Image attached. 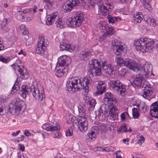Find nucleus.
<instances>
[{
  "instance_id": "nucleus-45",
  "label": "nucleus",
  "mask_w": 158,
  "mask_h": 158,
  "mask_svg": "<svg viewBox=\"0 0 158 158\" xmlns=\"http://www.w3.org/2000/svg\"><path fill=\"white\" fill-rule=\"evenodd\" d=\"M118 117L117 114H109L108 119L111 121H113L116 119Z\"/></svg>"
},
{
  "instance_id": "nucleus-13",
  "label": "nucleus",
  "mask_w": 158,
  "mask_h": 158,
  "mask_svg": "<svg viewBox=\"0 0 158 158\" xmlns=\"http://www.w3.org/2000/svg\"><path fill=\"white\" fill-rule=\"evenodd\" d=\"M12 67L14 68V69L15 71L16 69H17L20 73L22 76V78L24 79H27L29 76L28 73L27 72L26 69L24 68L23 66L18 65L16 68H14L15 67V65L13 64L11 65Z\"/></svg>"
},
{
  "instance_id": "nucleus-25",
  "label": "nucleus",
  "mask_w": 158,
  "mask_h": 158,
  "mask_svg": "<svg viewBox=\"0 0 158 158\" xmlns=\"http://www.w3.org/2000/svg\"><path fill=\"white\" fill-rule=\"evenodd\" d=\"M31 90V87L27 85H23L22 88V96L23 98L26 97L27 94Z\"/></svg>"
},
{
  "instance_id": "nucleus-54",
  "label": "nucleus",
  "mask_w": 158,
  "mask_h": 158,
  "mask_svg": "<svg viewBox=\"0 0 158 158\" xmlns=\"http://www.w3.org/2000/svg\"><path fill=\"white\" fill-rule=\"evenodd\" d=\"M152 91H151V92L143 91V92H142V94L143 93V94H142V96L144 98L146 97L147 96H150V95L152 94Z\"/></svg>"
},
{
  "instance_id": "nucleus-30",
  "label": "nucleus",
  "mask_w": 158,
  "mask_h": 158,
  "mask_svg": "<svg viewBox=\"0 0 158 158\" xmlns=\"http://www.w3.org/2000/svg\"><path fill=\"white\" fill-rule=\"evenodd\" d=\"M78 110L79 113V117H86V114L85 112V106H82L80 105L78 107Z\"/></svg>"
},
{
  "instance_id": "nucleus-10",
  "label": "nucleus",
  "mask_w": 158,
  "mask_h": 158,
  "mask_svg": "<svg viewBox=\"0 0 158 158\" xmlns=\"http://www.w3.org/2000/svg\"><path fill=\"white\" fill-rule=\"evenodd\" d=\"M32 86H31V93L33 97L35 99L42 100L45 97L44 92L42 91L40 93L37 86V83L35 82L33 83Z\"/></svg>"
},
{
  "instance_id": "nucleus-35",
  "label": "nucleus",
  "mask_w": 158,
  "mask_h": 158,
  "mask_svg": "<svg viewBox=\"0 0 158 158\" xmlns=\"http://www.w3.org/2000/svg\"><path fill=\"white\" fill-rule=\"evenodd\" d=\"M97 135L89 130L86 136V138L90 141H93L95 140Z\"/></svg>"
},
{
  "instance_id": "nucleus-4",
  "label": "nucleus",
  "mask_w": 158,
  "mask_h": 158,
  "mask_svg": "<svg viewBox=\"0 0 158 158\" xmlns=\"http://www.w3.org/2000/svg\"><path fill=\"white\" fill-rule=\"evenodd\" d=\"M26 105L23 100H16L14 103H10L9 106V110L11 113L17 114L22 113L25 110Z\"/></svg>"
},
{
  "instance_id": "nucleus-19",
  "label": "nucleus",
  "mask_w": 158,
  "mask_h": 158,
  "mask_svg": "<svg viewBox=\"0 0 158 158\" xmlns=\"http://www.w3.org/2000/svg\"><path fill=\"white\" fill-rule=\"evenodd\" d=\"M102 69L104 72L108 74H111L113 72L114 68L110 64H107L104 61L102 62Z\"/></svg>"
},
{
  "instance_id": "nucleus-40",
  "label": "nucleus",
  "mask_w": 158,
  "mask_h": 158,
  "mask_svg": "<svg viewBox=\"0 0 158 158\" xmlns=\"http://www.w3.org/2000/svg\"><path fill=\"white\" fill-rule=\"evenodd\" d=\"M45 5L47 8L51 9L52 8V5L53 3V0H43Z\"/></svg>"
},
{
  "instance_id": "nucleus-12",
  "label": "nucleus",
  "mask_w": 158,
  "mask_h": 158,
  "mask_svg": "<svg viewBox=\"0 0 158 158\" xmlns=\"http://www.w3.org/2000/svg\"><path fill=\"white\" fill-rule=\"evenodd\" d=\"M112 44L113 47L116 48L115 54L117 55L118 56L123 52L125 53L126 49L125 47L121 45L118 40H115L112 42Z\"/></svg>"
},
{
  "instance_id": "nucleus-28",
  "label": "nucleus",
  "mask_w": 158,
  "mask_h": 158,
  "mask_svg": "<svg viewBox=\"0 0 158 158\" xmlns=\"http://www.w3.org/2000/svg\"><path fill=\"white\" fill-rule=\"evenodd\" d=\"M84 15L81 13L80 12H77L75 16L74 17L75 19L78 22H79V24L82 23V21L84 19Z\"/></svg>"
},
{
  "instance_id": "nucleus-60",
  "label": "nucleus",
  "mask_w": 158,
  "mask_h": 158,
  "mask_svg": "<svg viewBox=\"0 0 158 158\" xmlns=\"http://www.w3.org/2000/svg\"><path fill=\"white\" fill-rule=\"evenodd\" d=\"M61 137V134L59 133L58 132H57V133L54 134L53 135V137L54 138L59 139Z\"/></svg>"
},
{
  "instance_id": "nucleus-50",
  "label": "nucleus",
  "mask_w": 158,
  "mask_h": 158,
  "mask_svg": "<svg viewBox=\"0 0 158 158\" xmlns=\"http://www.w3.org/2000/svg\"><path fill=\"white\" fill-rule=\"evenodd\" d=\"M99 128L97 126H94L90 130L91 131L93 132L95 134L97 135L98 133Z\"/></svg>"
},
{
  "instance_id": "nucleus-1",
  "label": "nucleus",
  "mask_w": 158,
  "mask_h": 158,
  "mask_svg": "<svg viewBox=\"0 0 158 158\" xmlns=\"http://www.w3.org/2000/svg\"><path fill=\"white\" fill-rule=\"evenodd\" d=\"M91 81L90 77H86L82 79L78 77H70L66 84L67 89L69 92H72L77 91L80 89L88 91V85Z\"/></svg>"
},
{
  "instance_id": "nucleus-43",
  "label": "nucleus",
  "mask_w": 158,
  "mask_h": 158,
  "mask_svg": "<svg viewBox=\"0 0 158 158\" xmlns=\"http://www.w3.org/2000/svg\"><path fill=\"white\" fill-rule=\"evenodd\" d=\"M132 111L134 118H138L139 116L138 109L136 108H134L132 109Z\"/></svg>"
},
{
  "instance_id": "nucleus-51",
  "label": "nucleus",
  "mask_w": 158,
  "mask_h": 158,
  "mask_svg": "<svg viewBox=\"0 0 158 158\" xmlns=\"http://www.w3.org/2000/svg\"><path fill=\"white\" fill-rule=\"evenodd\" d=\"M88 5L90 9L93 10L94 8L95 3L90 1V2L88 3Z\"/></svg>"
},
{
  "instance_id": "nucleus-56",
  "label": "nucleus",
  "mask_w": 158,
  "mask_h": 158,
  "mask_svg": "<svg viewBox=\"0 0 158 158\" xmlns=\"http://www.w3.org/2000/svg\"><path fill=\"white\" fill-rule=\"evenodd\" d=\"M144 138L143 136H141L138 139L137 143L141 145L144 142Z\"/></svg>"
},
{
  "instance_id": "nucleus-53",
  "label": "nucleus",
  "mask_w": 158,
  "mask_h": 158,
  "mask_svg": "<svg viewBox=\"0 0 158 158\" xmlns=\"http://www.w3.org/2000/svg\"><path fill=\"white\" fill-rule=\"evenodd\" d=\"M58 14V13L56 12L55 13H52L49 15H48V16L50 18V19H52L53 21H54L56 17Z\"/></svg>"
},
{
  "instance_id": "nucleus-48",
  "label": "nucleus",
  "mask_w": 158,
  "mask_h": 158,
  "mask_svg": "<svg viewBox=\"0 0 158 158\" xmlns=\"http://www.w3.org/2000/svg\"><path fill=\"white\" fill-rule=\"evenodd\" d=\"M65 135L66 136H71L73 135V130L72 128L70 127L68 131L65 132Z\"/></svg>"
},
{
  "instance_id": "nucleus-33",
  "label": "nucleus",
  "mask_w": 158,
  "mask_h": 158,
  "mask_svg": "<svg viewBox=\"0 0 158 158\" xmlns=\"http://www.w3.org/2000/svg\"><path fill=\"white\" fill-rule=\"evenodd\" d=\"M88 99L89 100H88V102H89L90 105L89 108V110L91 111L94 110L96 103L95 100L93 99L92 98H88Z\"/></svg>"
},
{
  "instance_id": "nucleus-55",
  "label": "nucleus",
  "mask_w": 158,
  "mask_h": 158,
  "mask_svg": "<svg viewBox=\"0 0 158 158\" xmlns=\"http://www.w3.org/2000/svg\"><path fill=\"white\" fill-rule=\"evenodd\" d=\"M46 24L48 26L52 25L54 22V21L48 16L47 20L46 21Z\"/></svg>"
},
{
  "instance_id": "nucleus-15",
  "label": "nucleus",
  "mask_w": 158,
  "mask_h": 158,
  "mask_svg": "<svg viewBox=\"0 0 158 158\" xmlns=\"http://www.w3.org/2000/svg\"><path fill=\"white\" fill-rule=\"evenodd\" d=\"M71 61L69 56L66 55L62 56L58 59L56 65H60L61 68L67 67L65 66V64L67 62H70Z\"/></svg>"
},
{
  "instance_id": "nucleus-11",
  "label": "nucleus",
  "mask_w": 158,
  "mask_h": 158,
  "mask_svg": "<svg viewBox=\"0 0 158 158\" xmlns=\"http://www.w3.org/2000/svg\"><path fill=\"white\" fill-rule=\"evenodd\" d=\"M78 125V128L81 132H83L87 131L88 128V122L86 117H79Z\"/></svg>"
},
{
  "instance_id": "nucleus-38",
  "label": "nucleus",
  "mask_w": 158,
  "mask_h": 158,
  "mask_svg": "<svg viewBox=\"0 0 158 158\" xmlns=\"http://www.w3.org/2000/svg\"><path fill=\"white\" fill-rule=\"evenodd\" d=\"M56 24L58 28H63L64 27V23L61 18H59L57 19Z\"/></svg>"
},
{
  "instance_id": "nucleus-27",
  "label": "nucleus",
  "mask_w": 158,
  "mask_h": 158,
  "mask_svg": "<svg viewBox=\"0 0 158 158\" xmlns=\"http://www.w3.org/2000/svg\"><path fill=\"white\" fill-rule=\"evenodd\" d=\"M108 107V106L106 105H102L98 110V115L102 116L103 114H106L107 113Z\"/></svg>"
},
{
  "instance_id": "nucleus-6",
  "label": "nucleus",
  "mask_w": 158,
  "mask_h": 158,
  "mask_svg": "<svg viewBox=\"0 0 158 158\" xmlns=\"http://www.w3.org/2000/svg\"><path fill=\"white\" fill-rule=\"evenodd\" d=\"M88 70L92 76H100L101 75V67L97 60L93 59L90 61Z\"/></svg>"
},
{
  "instance_id": "nucleus-22",
  "label": "nucleus",
  "mask_w": 158,
  "mask_h": 158,
  "mask_svg": "<svg viewBox=\"0 0 158 158\" xmlns=\"http://www.w3.org/2000/svg\"><path fill=\"white\" fill-rule=\"evenodd\" d=\"M98 2L105 4V6L110 10L112 11L114 6L113 0H98Z\"/></svg>"
},
{
  "instance_id": "nucleus-8",
  "label": "nucleus",
  "mask_w": 158,
  "mask_h": 158,
  "mask_svg": "<svg viewBox=\"0 0 158 158\" xmlns=\"http://www.w3.org/2000/svg\"><path fill=\"white\" fill-rule=\"evenodd\" d=\"M111 87L115 92L118 94L123 95L125 90L124 86L123 84L118 80L111 81L110 83Z\"/></svg>"
},
{
  "instance_id": "nucleus-36",
  "label": "nucleus",
  "mask_w": 158,
  "mask_h": 158,
  "mask_svg": "<svg viewBox=\"0 0 158 158\" xmlns=\"http://www.w3.org/2000/svg\"><path fill=\"white\" fill-rule=\"evenodd\" d=\"M117 61V65L121 66H125V59L124 60L121 57H117L116 59Z\"/></svg>"
},
{
  "instance_id": "nucleus-62",
  "label": "nucleus",
  "mask_w": 158,
  "mask_h": 158,
  "mask_svg": "<svg viewBox=\"0 0 158 158\" xmlns=\"http://www.w3.org/2000/svg\"><path fill=\"white\" fill-rule=\"evenodd\" d=\"M19 149L21 150L22 152H23L25 150V147L23 144H19Z\"/></svg>"
},
{
  "instance_id": "nucleus-34",
  "label": "nucleus",
  "mask_w": 158,
  "mask_h": 158,
  "mask_svg": "<svg viewBox=\"0 0 158 158\" xmlns=\"http://www.w3.org/2000/svg\"><path fill=\"white\" fill-rule=\"evenodd\" d=\"M90 51H88L87 52H82L79 55V57L81 60H83L86 58H89L90 56Z\"/></svg>"
},
{
  "instance_id": "nucleus-52",
  "label": "nucleus",
  "mask_w": 158,
  "mask_h": 158,
  "mask_svg": "<svg viewBox=\"0 0 158 158\" xmlns=\"http://www.w3.org/2000/svg\"><path fill=\"white\" fill-rule=\"evenodd\" d=\"M50 126V124H49L44 123L42 125V127L47 131H49Z\"/></svg>"
},
{
  "instance_id": "nucleus-41",
  "label": "nucleus",
  "mask_w": 158,
  "mask_h": 158,
  "mask_svg": "<svg viewBox=\"0 0 158 158\" xmlns=\"http://www.w3.org/2000/svg\"><path fill=\"white\" fill-rule=\"evenodd\" d=\"M56 126H52L50 124L49 131H59L60 129V127L58 123H56Z\"/></svg>"
},
{
  "instance_id": "nucleus-47",
  "label": "nucleus",
  "mask_w": 158,
  "mask_h": 158,
  "mask_svg": "<svg viewBox=\"0 0 158 158\" xmlns=\"http://www.w3.org/2000/svg\"><path fill=\"white\" fill-rule=\"evenodd\" d=\"M119 131L121 132H127V131L126 125L123 124L119 129Z\"/></svg>"
},
{
  "instance_id": "nucleus-26",
  "label": "nucleus",
  "mask_w": 158,
  "mask_h": 158,
  "mask_svg": "<svg viewBox=\"0 0 158 158\" xmlns=\"http://www.w3.org/2000/svg\"><path fill=\"white\" fill-rule=\"evenodd\" d=\"M134 23H140L143 18V16L141 12H139L134 15Z\"/></svg>"
},
{
  "instance_id": "nucleus-17",
  "label": "nucleus",
  "mask_w": 158,
  "mask_h": 158,
  "mask_svg": "<svg viewBox=\"0 0 158 158\" xmlns=\"http://www.w3.org/2000/svg\"><path fill=\"white\" fill-rule=\"evenodd\" d=\"M98 85L97 86V91L94 93L95 96H97L99 94H101L105 92L106 88L105 83L103 81H99L98 82Z\"/></svg>"
},
{
  "instance_id": "nucleus-31",
  "label": "nucleus",
  "mask_w": 158,
  "mask_h": 158,
  "mask_svg": "<svg viewBox=\"0 0 158 158\" xmlns=\"http://www.w3.org/2000/svg\"><path fill=\"white\" fill-rule=\"evenodd\" d=\"M115 150V149L114 147L111 146H109L105 147L104 148L101 147H97V151H105L107 152H113Z\"/></svg>"
},
{
  "instance_id": "nucleus-20",
  "label": "nucleus",
  "mask_w": 158,
  "mask_h": 158,
  "mask_svg": "<svg viewBox=\"0 0 158 158\" xmlns=\"http://www.w3.org/2000/svg\"><path fill=\"white\" fill-rule=\"evenodd\" d=\"M98 12L100 14L105 16L107 15L109 12L111 11L109 10L105 6L103 5L102 3L98 1Z\"/></svg>"
},
{
  "instance_id": "nucleus-37",
  "label": "nucleus",
  "mask_w": 158,
  "mask_h": 158,
  "mask_svg": "<svg viewBox=\"0 0 158 158\" xmlns=\"http://www.w3.org/2000/svg\"><path fill=\"white\" fill-rule=\"evenodd\" d=\"M140 1L146 9L148 10H151L150 5L148 0H140Z\"/></svg>"
},
{
  "instance_id": "nucleus-3",
  "label": "nucleus",
  "mask_w": 158,
  "mask_h": 158,
  "mask_svg": "<svg viewBox=\"0 0 158 158\" xmlns=\"http://www.w3.org/2000/svg\"><path fill=\"white\" fill-rule=\"evenodd\" d=\"M137 62L135 60L130 59H125V66H127L130 69L133 70L135 72L137 73H140L142 72L144 73V69H145L150 70V66L151 64L148 63H146L143 66L141 65H138L137 66Z\"/></svg>"
},
{
  "instance_id": "nucleus-7",
  "label": "nucleus",
  "mask_w": 158,
  "mask_h": 158,
  "mask_svg": "<svg viewBox=\"0 0 158 158\" xmlns=\"http://www.w3.org/2000/svg\"><path fill=\"white\" fill-rule=\"evenodd\" d=\"M85 4L84 0H68L66 4L63 6V8L66 12L71 11L73 7L79 6L81 4L83 5Z\"/></svg>"
},
{
  "instance_id": "nucleus-61",
  "label": "nucleus",
  "mask_w": 158,
  "mask_h": 158,
  "mask_svg": "<svg viewBox=\"0 0 158 158\" xmlns=\"http://www.w3.org/2000/svg\"><path fill=\"white\" fill-rule=\"evenodd\" d=\"M106 36H107V35L105 34L101 36L100 37L99 40V41L100 42H102L104 40L106 39Z\"/></svg>"
},
{
  "instance_id": "nucleus-16",
  "label": "nucleus",
  "mask_w": 158,
  "mask_h": 158,
  "mask_svg": "<svg viewBox=\"0 0 158 158\" xmlns=\"http://www.w3.org/2000/svg\"><path fill=\"white\" fill-rule=\"evenodd\" d=\"M56 75L58 77H60L64 75H66L68 72V67L61 68L60 65H56Z\"/></svg>"
},
{
  "instance_id": "nucleus-42",
  "label": "nucleus",
  "mask_w": 158,
  "mask_h": 158,
  "mask_svg": "<svg viewBox=\"0 0 158 158\" xmlns=\"http://www.w3.org/2000/svg\"><path fill=\"white\" fill-rule=\"evenodd\" d=\"M106 32L105 34L108 36L109 35H113L115 33V31L113 28L107 27L106 28Z\"/></svg>"
},
{
  "instance_id": "nucleus-58",
  "label": "nucleus",
  "mask_w": 158,
  "mask_h": 158,
  "mask_svg": "<svg viewBox=\"0 0 158 158\" xmlns=\"http://www.w3.org/2000/svg\"><path fill=\"white\" fill-rule=\"evenodd\" d=\"M22 19L23 20L26 21L27 22H30L32 20V18L29 16H27L26 17H25V18H24V19L22 17Z\"/></svg>"
},
{
  "instance_id": "nucleus-39",
  "label": "nucleus",
  "mask_w": 158,
  "mask_h": 158,
  "mask_svg": "<svg viewBox=\"0 0 158 158\" xmlns=\"http://www.w3.org/2000/svg\"><path fill=\"white\" fill-rule=\"evenodd\" d=\"M17 79H17V80L15 81V83L12 88V90L11 92V94H14L19 89V87L18 85L19 82L17 81Z\"/></svg>"
},
{
  "instance_id": "nucleus-64",
  "label": "nucleus",
  "mask_w": 158,
  "mask_h": 158,
  "mask_svg": "<svg viewBox=\"0 0 158 158\" xmlns=\"http://www.w3.org/2000/svg\"><path fill=\"white\" fill-rule=\"evenodd\" d=\"M144 105L145 103L144 102H143L140 103V106H139L140 107V108L141 109L143 112H144Z\"/></svg>"
},
{
  "instance_id": "nucleus-32",
  "label": "nucleus",
  "mask_w": 158,
  "mask_h": 158,
  "mask_svg": "<svg viewBox=\"0 0 158 158\" xmlns=\"http://www.w3.org/2000/svg\"><path fill=\"white\" fill-rule=\"evenodd\" d=\"M113 104V103L108 104V108L109 109V114H117L116 112L118 110V109Z\"/></svg>"
},
{
  "instance_id": "nucleus-9",
  "label": "nucleus",
  "mask_w": 158,
  "mask_h": 158,
  "mask_svg": "<svg viewBox=\"0 0 158 158\" xmlns=\"http://www.w3.org/2000/svg\"><path fill=\"white\" fill-rule=\"evenodd\" d=\"M48 40L43 37H39L37 47L36 48V52L38 54H43L47 48L48 44Z\"/></svg>"
},
{
  "instance_id": "nucleus-14",
  "label": "nucleus",
  "mask_w": 158,
  "mask_h": 158,
  "mask_svg": "<svg viewBox=\"0 0 158 158\" xmlns=\"http://www.w3.org/2000/svg\"><path fill=\"white\" fill-rule=\"evenodd\" d=\"M36 12V10H34L33 9L27 8L23 10L22 11L18 10L17 14L20 15L24 19L25 17L29 16Z\"/></svg>"
},
{
  "instance_id": "nucleus-59",
  "label": "nucleus",
  "mask_w": 158,
  "mask_h": 158,
  "mask_svg": "<svg viewBox=\"0 0 158 158\" xmlns=\"http://www.w3.org/2000/svg\"><path fill=\"white\" fill-rule=\"evenodd\" d=\"M126 70L124 69H122L119 72V74L121 77H123L126 74Z\"/></svg>"
},
{
  "instance_id": "nucleus-5",
  "label": "nucleus",
  "mask_w": 158,
  "mask_h": 158,
  "mask_svg": "<svg viewBox=\"0 0 158 158\" xmlns=\"http://www.w3.org/2000/svg\"><path fill=\"white\" fill-rule=\"evenodd\" d=\"M150 70L145 69H144V73H142V72L140 73H137L138 74L136 76V77L134 80L133 83V86L135 88L139 87L141 86L142 84V81L143 79L144 78V76L146 77L147 76L154 74L152 73V65L150 66Z\"/></svg>"
},
{
  "instance_id": "nucleus-24",
  "label": "nucleus",
  "mask_w": 158,
  "mask_h": 158,
  "mask_svg": "<svg viewBox=\"0 0 158 158\" xmlns=\"http://www.w3.org/2000/svg\"><path fill=\"white\" fill-rule=\"evenodd\" d=\"M104 102L107 104H110L111 103H113L114 102L113 98V95L110 92H107L105 93L104 98Z\"/></svg>"
},
{
  "instance_id": "nucleus-21",
  "label": "nucleus",
  "mask_w": 158,
  "mask_h": 158,
  "mask_svg": "<svg viewBox=\"0 0 158 158\" xmlns=\"http://www.w3.org/2000/svg\"><path fill=\"white\" fill-rule=\"evenodd\" d=\"M61 50H65L71 52L75 50V47L73 45L65 42H61L60 44Z\"/></svg>"
},
{
  "instance_id": "nucleus-46",
  "label": "nucleus",
  "mask_w": 158,
  "mask_h": 158,
  "mask_svg": "<svg viewBox=\"0 0 158 158\" xmlns=\"http://www.w3.org/2000/svg\"><path fill=\"white\" fill-rule=\"evenodd\" d=\"M148 82L145 81H144L143 85V87L145 88V90L143 91L146 92H151V89L149 88L147 85Z\"/></svg>"
},
{
  "instance_id": "nucleus-29",
  "label": "nucleus",
  "mask_w": 158,
  "mask_h": 158,
  "mask_svg": "<svg viewBox=\"0 0 158 158\" xmlns=\"http://www.w3.org/2000/svg\"><path fill=\"white\" fill-rule=\"evenodd\" d=\"M107 18L109 23L112 24L116 22H118L121 20V18L119 16L112 17L110 15H108Z\"/></svg>"
},
{
  "instance_id": "nucleus-18",
  "label": "nucleus",
  "mask_w": 158,
  "mask_h": 158,
  "mask_svg": "<svg viewBox=\"0 0 158 158\" xmlns=\"http://www.w3.org/2000/svg\"><path fill=\"white\" fill-rule=\"evenodd\" d=\"M150 114L156 118H158V104L155 102L153 103L150 107Z\"/></svg>"
},
{
  "instance_id": "nucleus-49",
  "label": "nucleus",
  "mask_w": 158,
  "mask_h": 158,
  "mask_svg": "<svg viewBox=\"0 0 158 158\" xmlns=\"http://www.w3.org/2000/svg\"><path fill=\"white\" fill-rule=\"evenodd\" d=\"M147 21V22L148 23H150L151 25H152L153 26H155L156 25L155 20L153 19L149 18L148 19Z\"/></svg>"
},
{
  "instance_id": "nucleus-63",
  "label": "nucleus",
  "mask_w": 158,
  "mask_h": 158,
  "mask_svg": "<svg viewBox=\"0 0 158 158\" xmlns=\"http://www.w3.org/2000/svg\"><path fill=\"white\" fill-rule=\"evenodd\" d=\"M6 102V99L3 96H0V102L4 103Z\"/></svg>"
},
{
  "instance_id": "nucleus-44",
  "label": "nucleus",
  "mask_w": 158,
  "mask_h": 158,
  "mask_svg": "<svg viewBox=\"0 0 158 158\" xmlns=\"http://www.w3.org/2000/svg\"><path fill=\"white\" fill-rule=\"evenodd\" d=\"M10 60V59L8 57H4L0 55V61L1 62L7 64Z\"/></svg>"
},
{
  "instance_id": "nucleus-23",
  "label": "nucleus",
  "mask_w": 158,
  "mask_h": 158,
  "mask_svg": "<svg viewBox=\"0 0 158 158\" xmlns=\"http://www.w3.org/2000/svg\"><path fill=\"white\" fill-rule=\"evenodd\" d=\"M79 23L74 18H70L66 21V23L67 25L69 26L73 27H79L81 26L82 24H79Z\"/></svg>"
},
{
  "instance_id": "nucleus-2",
  "label": "nucleus",
  "mask_w": 158,
  "mask_h": 158,
  "mask_svg": "<svg viewBox=\"0 0 158 158\" xmlns=\"http://www.w3.org/2000/svg\"><path fill=\"white\" fill-rule=\"evenodd\" d=\"M134 44L137 50L142 52H151L153 51L154 46V41L153 40L147 38H141L135 40Z\"/></svg>"
},
{
  "instance_id": "nucleus-57",
  "label": "nucleus",
  "mask_w": 158,
  "mask_h": 158,
  "mask_svg": "<svg viewBox=\"0 0 158 158\" xmlns=\"http://www.w3.org/2000/svg\"><path fill=\"white\" fill-rule=\"evenodd\" d=\"M71 118V123H78V119H77L75 117L71 116L70 117Z\"/></svg>"
}]
</instances>
